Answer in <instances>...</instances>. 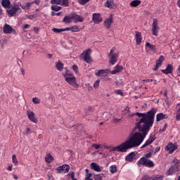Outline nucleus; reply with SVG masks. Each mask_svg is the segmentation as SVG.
Here are the masks:
<instances>
[{
    "instance_id": "obj_1",
    "label": "nucleus",
    "mask_w": 180,
    "mask_h": 180,
    "mask_svg": "<svg viewBox=\"0 0 180 180\" xmlns=\"http://www.w3.org/2000/svg\"><path fill=\"white\" fill-rule=\"evenodd\" d=\"M157 110L152 108L147 113L136 112L132 116H138L141 119L136 120L135 129L139 130L138 132L131 134L129 140L121 143L118 146L112 148V151H119L120 153H126L130 148L139 147L144 141V139L148 134L150 127L154 124V117Z\"/></svg>"
},
{
    "instance_id": "obj_2",
    "label": "nucleus",
    "mask_w": 180,
    "mask_h": 180,
    "mask_svg": "<svg viewBox=\"0 0 180 180\" xmlns=\"http://www.w3.org/2000/svg\"><path fill=\"white\" fill-rule=\"evenodd\" d=\"M63 75L66 82H68V84L72 86H74V85L77 84L76 78L75 77L74 75H72V73L70 72V71L67 70L65 73H63Z\"/></svg>"
},
{
    "instance_id": "obj_3",
    "label": "nucleus",
    "mask_w": 180,
    "mask_h": 180,
    "mask_svg": "<svg viewBox=\"0 0 180 180\" xmlns=\"http://www.w3.org/2000/svg\"><path fill=\"white\" fill-rule=\"evenodd\" d=\"M115 50L116 48H112L108 54L109 63L112 64V65H115V64L117 63V58H119V53H115Z\"/></svg>"
},
{
    "instance_id": "obj_4",
    "label": "nucleus",
    "mask_w": 180,
    "mask_h": 180,
    "mask_svg": "<svg viewBox=\"0 0 180 180\" xmlns=\"http://www.w3.org/2000/svg\"><path fill=\"white\" fill-rule=\"evenodd\" d=\"M138 165H145V167H148L149 168H151L154 167V162L148 160L146 158H141L138 162H137Z\"/></svg>"
},
{
    "instance_id": "obj_5",
    "label": "nucleus",
    "mask_w": 180,
    "mask_h": 180,
    "mask_svg": "<svg viewBox=\"0 0 180 180\" xmlns=\"http://www.w3.org/2000/svg\"><path fill=\"white\" fill-rule=\"evenodd\" d=\"M173 164L176 165L170 167V168L166 172V175H174V174L178 171V169L179 168V165H178V164H179V160H174Z\"/></svg>"
},
{
    "instance_id": "obj_6",
    "label": "nucleus",
    "mask_w": 180,
    "mask_h": 180,
    "mask_svg": "<svg viewBox=\"0 0 180 180\" xmlns=\"http://www.w3.org/2000/svg\"><path fill=\"white\" fill-rule=\"evenodd\" d=\"M18 12L19 13H22V8L19 7V4H15L10 10H7L8 14L11 17L15 16V14Z\"/></svg>"
},
{
    "instance_id": "obj_7",
    "label": "nucleus",
    "mask_w": 180,
    "mask_h": 180,
    "mask_svg": "<svg viewBox=\"0 0 180 180\" xmlns=\"http://www.w3.org/2000/svg\"><path fill=\"white\" fill-rule=\"evenodd\" d=\"M158 30H160V27H158V20L154 18L152 25V33L153 36H158Z\"/></svg>"
},
{
    "instance_id": "obj_8",
    "label": "nucleus",
    "mask_w": 180,
    "mask_h": 180,
    "mask_svg": "<svg viewBox=\"0 0 180 180\" xmlns=\"http://www.w3.org/2000/svg\"><path fill=\"white\" fill-rule=\"evenodd\" d=\"M58 174H68L70 172V165H63L56 169Z\"/></svg>"
},
{
    "instance_id": "obj_9",
    "label": "nucleus",
    "mask_w": 180,
    "mask_h": 180,
    "mask_svg": "<svg viewBox=\"0 0 180 180\" xmlns=\"http://www.w3.org/2000/svg\"><path fill=\"white\" fill-rule=\"evenodd\" d=\"M91 53H92V50L89 49L82 53V56H84V61H86V63H89L92 61V59L91 58Z\"/></svg>"
},
{
    "instance_id": "obj_10",
    "label": "nucleus",
    "mask_w": 180,
    "mask_h": 180,
    "mask_svg": "<svg viewBox=\"0 0 180 180\" xmlns=\"http://www.w3.org/2000/svg\"><path fill=\"white\" fill-rule=\"evenodd\" d=\"M3 32L5 34H11V33H13V34H16V30L13 29L11 25L6 23L4 26Z\"/></svg>"
},
{
    "instance_id": "obj_11",
    "label": "nucleus",
    "mask_w": 180,
    "mask_h": 180,
    "mask_svg": "<svg viewBox=\"0 0 180 180\" xmlns=\"http://www.w3.org/2000/svg\"><path fill=\"white\" fill-rule=\"evenodd\" d=\"M52 5H60L61 6H68V0H51Z\"/></svg>"
},
{
    "instance_id": "obj_12",
    "label": "nucleus",
    "mask_w": 180,
    "mask_h": 180,
    "mask_svg": "<svg viewBox=\"0 0 180 180\" xmlns=\"http://www.w3.org/2000/svg\"><path fill=\"white\" fill-rule=\"evenodd\" d=\"M27 115L30 120V122H32V123H37V118H36V115L34 114V112L33 111H27Z\"/></svg>"
},
{
    "instance_id": "obj_13",
    "label": "nucleus",
    "mask_w": 180,
    "mask_h": 180,
    "mask_svg": "<svg viewBox=\"0 0 180 180\" xmlns=\"http://www.w3.org/2000/svg\"><path fill=\"white\" fill-rule=\"evenodd\" d=\"M92 20L95 25H98L102 22V17L101 13H94L92 15Z\"/></svg>"
},
{
    "instance_id": "obj_14",
    "label": "nucleus",
    "mask_w": 180,
    "mask_h": 180,
    "mask_svg": "<svg viewBox=\"0 0 180 180\" xmlns=\"http://www.w3.org/2000/svg\"><path fill=\"white\" fill-rule=\"evenodd\" d=\"M136 152H131L125 158V161H128V162H133L136 160Z\"/></svg>"
},
{
    "instance_id": "obj_15",
    "label": "nucleus",
    "mask_w": 180,
    "mask_h": 180,
    "mask_svg": "<svg viewBox=\"0 0 180 180\" xmlns=\"http://www.w3.org/2000/svg\"><path fill=\"white\" fill-rule=\"evenodd\" d=\"M155 140L154 135H150L148 139L145 142V143L141 147V148H146V147L152 144V143Z\"/></svg>"
},
{
    "instance_id": "obj_16",
    "label": "nucleus",
    "mask_w": 180,
    "mask_h": 180,
    "mask_svg": "<svg viewBox=\"0 0 180 180\" xmlns=\"http://www.w3.org/2000/svg\"><path fill=\"white\" fill-rule=\"evenodd\" d=\"M162 63H164V56H160L159 60H156V65L155 68H153V71H158V68L162 65Z\"/></svg>"
},
{
    "instance_id": "obj_17",
    "label": "nucleus",
    "mask_w": 180,
    "mask_h": 180,
    "mask_svg": "<svg viewBox=\"0 0 180 180\" xmlns=\"http://www.w3.org/2000/svg\"><path fill=\"white\" fill-rule=\"evenodd\" d=\"M177 148L178 147L172 143L167 144V146H166L167 151H169L170 154H172V153H174V151H175V150H176Z\"/></svg>"
},
{
    "instance_id": "obj_18",
    "label": "nucleus",
    "mask_w": 180,
    "mask_h": 180,
    "mask_svg": "<svg viewBox=\"0 0 180 180\" xmlns=\"http://www.w3.org/2000/svg\"><path fill=\"white\" fill-rule=\"evenodd\" d=\"M110 72V70L105 69V70H98L97 72H96V75L97 77H106V75L109 74Z\"/></svg>"
},
{
    "instance_id": "obj_19",
    "label": "nucleus",
    "mask_w": 180,
    "mask_h": 180,
    "mask_svg": "<svg viewBox=\"0 0 180 180\" xmlns=\"http://www.w3.org/2000/svg\"><path fill=\"white\" fill-rule=\"evenodd\" d=\"M164 119H168V115L162 112L157 114L156 122H161V120H164Z\"/></svg>"
},
{
    "instance_id": "obj_20",
    "label": "nucleus",
    "mask_w": 180,
    "mask_h": 180,
    "mask_svg": "<svg viewBox=\"0 0 180 180\" xmlns=\"http://www.w3.org/2000/svg\"><path fill=\"white\" fill-rule=\"evenodd\" d=\"M123 70V66H120L119 65H117L116 67L114 68V70L110 71V74H112V75L115 74H117L118 72H120V71Z\"/></svg>"
},
{
    "instance_id": "obj_21",
    "label": "nucleus",
    "mask_w": 180,
    "mask_h": 180,
    "mask_svg": "<svg viewBox=\"0 0 180 180\" xmlns=\"http://www.w3.org/2000/svg\"><path fill=\"white\" fill-rule=\"evenodd\" d=\"M72 20H75V23H77L78 22H84V19L81 15H79L77 14H72Z\"/></svg>"
},
{
    "instance_id": "obj_22",
    "label": "nucleus",
    "mask_w": 180,
    "mask_h": 180,
    "mask_svg": "<svg viewBox=\"0 0 180 180\" xmlns=\"http://www.w3.org/2000/svg\"><path fill=\"white\" fill-rule=\"evenodd\" d=\"M173 70L174 68L172 67V65L169 64L167 65L166 69L162 70V72H163V74H172Z\"/></svg>"
},
{
    "instance_id": "obj_23",
    "label": "nucleus",
    "mask_w": 180,
    "mask_h": 180,
    "mask_svg": "<svg viewBox=\"0 0 180 180\" xmlns=\"http://www.w3.org/2000/svg\"><path fill=\"white\" fill-rule=\"evenodd\" d=\"M112 23H113V18H112V15H110V18L104 22V26L106 29H110Z\"/></svg>"
},
{
    "instance_id": "obj_24",
    "label": "nucleus",
    "mask_w": 180,
    "mask_h": 180,
    "mask_svg": "<svg viewBox=\"0 0 180 180\" xmlns=\"http://www.w3.org/2000/svg\"><path fill=\"white\" fill-rule=\"evenodd\" d=\"M91 169L96 171L97 172H102V169H101V166L98 165L96 162L91 163Z\"/></svg>"
},
{
    "instance_id": "obj_25",
    "label": "nucleus",
    "mask_w": 180,
    "mask_h": 180,
    "mask_svg": "<svg viewBox=\"0 0 180 180\" xmlns=\"http://www.w3.org/2000/svg\"><path fill=\"white\" fill-rule=\"evenodd\" d=\"M105 6H106V8H109L110 9H113V8L116 6V4H115L113 0H107V1L105 3Z\"/></svg>"
},
{
    "instance_id": "obj_26",
    "label": "nucleus",
    "mask_w": 180,
    "mask_h": 180,
    "mask_svg": "<svg viewBox=\"0 0 180 180\" xmlns=\"http://www.w3.org/2000/svg\"><path fill=\"white\" fill-rule=\"evenodd\" d=\"M141 40H143V38L141 37V32H136V41L137 46H139V44H141Z\"/></svg>"
},
{
    "instance_id": "obj_27",
    "label": "nucleus",
    "mask_w": 180,
    "mask_h": 180,
    "mask_svg": "<svg viewBox=\"0 0 180 180\" xmlns=\"http://www.w3.org/2000/svg\"><path fill=\"white\" fill-rule=\"evenodd\" d=\"M146 47H148V49H150L153 53H155V51H157V46L150 44V42H146Z\"/></svg>"
},
{
    "instance_id": "obj_28",
    "label": "nucleus",
    "mask_w": 180,
    "mask_h": 180,
    "mask_svg": "<svg viewBox=\"0 0 180 180\" xmlns=\"http://www.w3.org/2000/svg\"><path fill=\"white\" fill-rule=\"evenodd\" d=\"M72 15L69 16V15H65L63 20V23H71L72 22Z\"/></svg>"
},
{
    "instance_id": "obj_29",
    "label": "nucleus",
    "mask_w": 180,
    "mask_h": 180,
    "mask_svg": "<svg viewBox=\"0 0 180 180\" xmlns=\"http://www.w3.org/2000/svg\"><path fill=\"white\" fill-rule=\"evenodd\" d=\"M141 4V1L140 0H134L130 3V6H132V8H136V6H139Z\"/></svg>"
},
{
    "instance_id": "obj_30",
    "label": "nucleus",
    "mask_w": 180,
    "mask_h": 180,
    "mask_svg": "<svg viewBox=\"0 0 180 180\" xmlns=\"http://www.w3.org/2000/svg\"><path fill=\"white\" fill-rule=\"evenodd\" d=\"M1 5L4 8H9L11 6V1L10 0H2Z\"/></svg>"
},
{
    "instance_id": "obj_31",
    "label": "nucleus",
    "mask_w": 180,
    "mask_h": 180,
    "mask_svg": "<svg viewBox=\"0 0 180 180\" xmlns=\"http://www.w3.org/2000/svg\"><path fill=\"white\" fill-rule=\"evenodd\" d=\"M53 160H54V158L52 155H51V154H48L45 157V161L49 164H50V162H51Z\"/></svg>"
},
{
    "instance_id": "obj_32",
    "label": "nucleus",
    "mask_w": 180,
    "mask_h": 180,
    "mask_svg": "<svg viewBox=\"0 0 180 180\" xmlns=\"http://www.w3.org/2000/svg\"><path fill=\"white\" fill-rule=\"evenodd\" d=\"M110 172L111 174H116L117 172V166L113 165L110 167Z\"/></svg>"
},
{
    "instance_id": "obj_33",
    "label": "nucleus",
    "mask_w": 180,
    "mask_h": 180,
    "mask_svg": "<svg viewBox=\"0 0 180 180\" xmlns=\"http://www.w3.org/2000/svg\"><path fill=\"white\" fill-rule=\"evenodd\" d=\"M56 68L58 71H61L63 68H64V64H63L61 62H58L56 65Z\"/></svg>"
},
{
    "instance_id": "obj_34",
    "label": "nucleus",
    "mask_w": 180,
    "mask_h": 180,
    "mask_svg": "<svg viewBox=\"0 0 180 180\" xmlns=\"http://www.w3.org/2000/svg\"><path fill=\"white\" fill-rule=\"evenodd\" d=\"M164 178V176L162 175H156L153 177H150L149 180H162Z\"/></svg>"
},
{
    "instance_id": "obj_35",
    "label": "nucleus",
    "mask_w": 180,
    "mask_h": 180,
    "mask_svg": "<svg viewBox=\"0 0 180 180\" xmlns=\"http://www.w3.org/2000/svg\"><path fill=\"white\" fill-rule=\"evenodd\" d=\"M51 11H54L55 12H58V11H61L62 8L61 6L55 5V6H52L51 7Z\"/></svg>"
},
{
    "instance_id": "obj_36",
    "label": "nucleus",
    "mask_w": 180,
    "mask_h": 180,
    "mask_svg": "<svg viewBox=\"0 0 180 180\" xmlns=\"http://www.w3.org/2000/svg\"><path fill=\"white\" fill-rule=\"evenodd\" d=\"M178 110L176 112V120H180V104L177 105Z\"/></svg>"
},
{
    "instance_id": "obj_37",
    "label": "nucleus",
    "mask_w": 180,
    "mask_h": 180,
    "mask_svg": "<svg viewBox=\"0 0 180 180\" xmlns=\"http://www.w3.org/2000/svg\"><path fill=\"white\" fill-rule=\"evenodd\" d=\"M89 1L91 0H78V4H79V5H86Z\"/></svg>"
},
{
    "instance_id": "obj_38",
    "label": "nucleus",
    "mask_w": 180,
    "mask_h": 180,
    "mask_svg": "<svg viewBox=\"0 0 180 180\" xmlns=\"http://www.w3.org/2000/svg\"><path fill=\"white\" fill-rule=\"evenodd\" d=\"M94 111V108L92 107H89L87 110L86 111V116L91 115V112Z\"/></svg>"
},
{
    "instance_id": "obj_39",
    "label": "nucleus",
    "mask_w": 180,
    "mask_h": 180,
    "mask_svg": "<svg viewBox=\"0 0 180 180\" xmlns=\"http://www.w3.org/2000/svg\"><path fill=\"white\" fill-rule=\"evenodd\" d=\"M71 32H79V27H78V25L71 27Z\"/></svg>"
},
{
    "instance_id": "obj_40",
    "label": "nucleus",
    "mask_w": 180,
    "mask_h": 180,
    "mask_svg": "<svg viewBox=\"0 0 180 180\" xmlns=\"http://www.w3.org/2000/svg\"><path fill=\"white\" fill-rule=\"evenodd\" d=\"M103 178V174H97L94 176V180H102Z\"/></svg>"
},
{
    "instance_id": "obj_41",
    "label": "nucleus",
    "mask_w": 180,
    "mask_h": 180,
    "mask_svg": "<svg viewBox=\"0 0 180 180\" xmlns=\"http://www.w3.org/2000/svg\"><path fill=\"white\" fill-rule=\"evenodd\" d=\"M102 119H103V120H108L109 119V113L108 112H104L102 115Z\"/></svg>"
},
{
    "instance_id": "obj_42",
    "label": "nucleus",
    "mask_w": 180,
    "mask_h": 180,
    "mask_svg": "<svg viewBox=\"0 0 180 180\" xmlns=\"http://www.w3.org/2000/svg\"><path fill=\"white\" fill-rule=\"evenodd\" d=\"M52 30L53 32H54V33H61V32H64L63 28H61V29L53 28Z\"/></svg>"
},
{
    "instance_id": "obj_43",
    "label": "nucleus",
    "mask_w": 180,
    "mask_h": 180,
    "mask_svg": "<svg viewBox=\"0 0 180 180\" xmlns=\"http://www.w3.org/2000/svg\"><path fill=\"white\" fill-rule=\"evenodd\" d=\"M12 161L15 165H18V159L16 158V155H13L12 156Z\"/></svg>"
},
{
    "instance_id": "obj_44",
    "label": "nucleus",
    "mask_w": 180,
    "mask_h": 180,
    "mask_svg": "<svg viewBox=\"0 0 180 180\" xmlns=\"http://www.w3.org/2000/svg\"><path fill=\"white\" fill-rule=\"evenodd\" d=\"M32 102H33V103H36V104L40 103V99L37 97H34L32 98Z\"/></svg>"
},
{
    "instance_id": "obj_45",
    "label": "nucleus",
    "mask_w": 180,
    "mask_h": 180,
    "mask_svg": "<svg viewBox=\"0 0 180 180\" xmlns=\"http://www.w3.org/2000/svg\"><path fill=\"white\" fill-rule=\"evenodd\" d=\"M153 155V153L152 152H149L148 153L145 154V157L143 158H147V160H148V158H151V156Z\"/></svg>"
},
{
    "instance_id": "obj_46",
    "label": "nucleus",
    "mask_w": 180,
    "mask_h": 180,
    "mask_svg": "<svg viewBox=\"0 0 180 180\" xmlns=\"http://www.w3.org/2000/svg\"><path fill=\"white\" fill-rule=\"evenodd\" d=\"M99 82H101V81L99 79L96 80L94 83V88H98V86H99Z\"/></svg>"
},
{
    "instance_id": "obj_47",
    "label": "nucleus",
    "mask_w": 180,
    "mask_h": 180,
    "mask_svg": "<svg viewBox=\"0 0 180 180\" xmlns=\"http://www.w3.org/2000/svg\"><path fill=\"white\" fill-rule=\"evenodd\" d=\"M72 70L73 71H75V72H76V74H78V66L76 65H74L72 66Z\"/></svg>"
},
{
    "instance_id": "obj_48",
    "label": "nucleus",
    "mask_w": 180,
    "mask_h": 180,
    "mask_svg": "<svg viewBox=\"0 0 180 180\" xmlns=\"http://www.w3.org/2000/svg\"><path fill=\"white\" fill-rule=\"evenodd\" d=\"M115 94L117 95H121V96H123V91H122V90H120V89L116 90Z\"/></svg>"
},
{
    "instance_id": "obj_49",
    "label": "nucleus",
    "mask_w": 180,
    "mask_h": 180,
    "mask_svg": "<svg viewBox=\"0 0 180 180\" xmlns=\"http://www.w3.org/2000/svg\"><path fill=\"white\" fill-rule=\"evenodd\" d=\"M92 176V174L91 173L89 174H86V178H85V180H91L92 179H91V176Z\"/></svg>"
},
{
    "instance_id": "obj_50",
    "label": "nucleus",
    "mask_w": 180,
    "mask_h": 180,
    "mask_svg": "<svg viewBox=\"0 0 180 180\" xmlns=\"http://www.w3.org/2000/svg\"><path fill=\"white\" fill-rule=\"evenodd\" d=\"M92 147H94L96 150H98L99 148H101V145L93 144Z\"/></svg>"
},
{
    "instance_id": "obj_51",
    "label": "nucleus",
    "mask_w": 180,
    "mask_h": 180,
    "mask_svg": "<svg viewBox=\"0 0 180 180\" xmlns=\"http://www.w3.org/2000/svg\"><path fill=\"white\" fill-rule=\"evenodd\" d=\"M160 150H161V147H160V146L156 147L154 150V154H157V153H158V151H160Z\"/></svg>"
},
{
    "instance_id": "obj_52",
    "label": "nucleus",
    "mask_w": 180,
    "mask_h": 180,
    "mask_svg": "<svg viewBox=\"0 0 180 180\" xmlns=\"http://www.w3.org/2000/svg\"><path fill=\"white\" fill-rule=\"evenodd\" d=\"M68 175H69L70 176V178H72V179H75V172H72L70 174H68Z\"/></svg>"
},
{
    "instance_id": "obj_53",
    "label": "nucleus",
    "mask_w": 180,
    "mask_h": 180,
    "mask_svg": "<svg viewBox=\"0 0 180 180\" xmlns=\"http://www.w3.org/2000/svg\"><path fill=\"white\" fill-rule=\"evenodd\" d=\"M120 122V119L115 118L113 120V123H119Z\"/></svg>"
},
{
    "instance_id": "obj_54",
    "label": "nucleus",
    "mask_w": 180,
    "mask_h": 180,
    "mask_svg": "<svg viewBox=\"0 0 180 180\" xmlns=\"http://www.w3.org/2000/svg\"><path fill=\"white\" fill-rule=\"evenodd\" d=\"M29 27H30V25L25 24V25H24L23 29H29Z\"/></svg>"
},
{
    "instance_id": "obj_55",
    "label": "nucleus",
    "mask_w": 180,
    "mask_h": 180,
    "mask_svg": "<svg viewBox=\"0 0 180 180\" xmlns=\"http://www.w3.org/2000/svg\"><path fill=\"white\" fill-rule=\"evenodd\" d=\"M167 127H168V124H165L163 129H162V131H165V130H167Z\"/></svg>"
},
{
    "instance_id": "obj_56",
    "label": "nucleus",
    "mask_w": 180,
    "mask_h": 180,
    "mask_svg": "<svg viewBox=\"0 0 180 180\" xmlns=\"http://www.w3.org/2000/svg\"><path fill=\"white\" fill-rule=\"evenodd\" d=\"M41 1V0H35V1H34V3L36 4V5H39Z\"/></svg>"
},
{
    "instance_id": "obj_57",
    "label": "nucleus",
    "mask_w": 180,
    "mask_h": 180,
    "mask_svg": "<svg viewBox=\"0 0 180 180\" xmlns=\"http://www.w3.org/2000/svg\"><path fill=\"white\" fill-rule=\"evenodd\" d=\"M143 81H146V82H153V79H143Z\"/></svg>"
},
{
    "instance_id": "obj_58",
    "label": "nucleus",
    "mask_w": 180,
    "mask_h": 180,
    "mask_svg": "<svg viewBox=\"0 0 180 180\" xmlns=\"http://www.w3.org/2000/svg\"><path fill=\"white\" fill-rule=\"evenodd\" d=\"M26 6L27 8H30L32 6V3H29V2L26 3Z\"/></svg>"
},
{
    "instance_id": "obj_59",
    "label": "nucleus",
    "mask_w": 180,
    "mask_h": 180,
    "mask_svg": "<svg viewBox=\"0 0 180 180\" xmlns=\"http://www.w3.org/2000/svg\"><path fill=\"white\" fill-rule=\"evenodd\" d=\"M68 30H70L71 31V27L63 28V32H66Z\"/></svg>"
},
{
    "instance_id": "obj_60",
    "label": "nucleus",
    "mask_w": 180,
    "mask_h": 180,
    "mask_svg": "<svg viewBox=\"0 0 180 180\" xmlns=\"http://www.w3.org/2000/svg\"><path fill=\"white\" fill-rule=\"evenodd\" d=\"M34 31L35 33H38L39 32V28L34 27Z\"/></svg>"
},
{
    "instance_id": "obj_61",
    "label": "nucleus",
    "mask_w": 180,
    "mask_h": 180,
    "mask_svg": "<svg viewBox=\"0 0 180 180\" xmlns=\"http://www.w3.org/2000/svg\"><path fill=\"white\" fill-rule=\"evenodd\" d=\"M7 169H8V171H12V165L8 166V167H7Z\"/></svg>"
},
{
    "instance_id": "obj_62",
    "label": "nucleus",
    "mask_w": 180,
    "mask_h": 180,
    "mask_svg": "<svg viewBox=\"0 0 180 180\" xmlns=\"http://www.w3.org/2000/svg\"><path fill=\"white\" fill-rule=\"evenodd\" d=\"M61 13H62L61 12L56 13V16H60Z\"/></svg>"
},
{
    "instance_id": "obj_63",
    "label": "nucleus",
    "mask_w": 180,
    "mask_h": 180,
    "mask_svg": "<svg viewBox=\"0 0 180 180\" xmlns=\"http://www.w3.org/2000/svg\"><path fill=\"white\" fill-rule=\"evenodd\" d=\"M56 12H54V11H52L51 12V16H56Z\"/></svg>"
},
{
    "instance_id": "obj_64",
    "label": "nucleus",
    "mask_w": 180,
    "mask_h": 180,
    "mask_svg": "<svg viewBox=\"0 0 180 180\" xmlns=\"http://www.w3.org/2000/svg\"><path fill=\"white\" fill-rule=\"evenodd\" d=\"M13 178H14V179H18V176L16 174H14Z\"/></svg>"
}]
</instances>
